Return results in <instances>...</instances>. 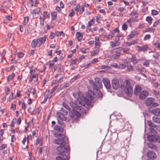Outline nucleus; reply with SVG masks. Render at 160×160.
<instances>
[{"label": "nucleus", "mask_w": 160, "mask_h": 160, "mask_svg": "<svg viewBox=\"0 0 160 160\" xmlns=\"http://www.w3.org/2000/svg\"><path fill=\"white\" fill-rule=\"evenodd\" d=\"M131 46L137 43V42L135 40H133L132 41L129 42Z\"/></svg>", "instance_id": "13d9d810"}, {"label": "nucleus", "mask_w": 160, "mask_h": 160, "mask_svg": "<svg viewBox=\"0 0 160 160\" xmlns=\"http://www.w3.org/2000/svg\"><path fill=\"white\" fill-rule=\"evenodd\" d=\"M106 88L107 89H110L111 88V85L110 81L107 78H104L102 80Z\"/></svg>", "instance_id": "9d476101"}, {"label": "nucleus", "mask_w": 160, "mask_h": 160, "mask_svg": "<svg viewBox=\"0 0 160 160\" xmlns=\"http://www.w3.org/2000/svg\"><path fill=\"white\" fill-rule=\"evenodd\" d=\"M69 86V84L68 83H67L65 84L61 88V89H64L65 88L68 87Z\"/></svg>", "instance_id": "774afa93"}, {"label": "nucleus", "mask_w": 160, "mask_h": 160, "mask_svg": "<svg viewBox=\"0 0 160 160\" xmlns=\"http://www.w3.org/2000/svg\"><path fill=\"white\" fill-rule=\"evenodd\" d=\"M24 55V54L23 53L20 52L18 54V58H22L23 56Z\"/></svg>", "instance_id": "338daca9"}, {"label": "nucleus", "mask_w": 160, "mask_h": 160, "mask_svg": "<svg viewBox=\"0 0 160 160\" xmlns=\"http://www.w3.org/2000/svg\"><path fill=\"white\" fill-rule=\"evenodd\" d=\"M147 124L150 128H156L157 129H158V127L153 123L152 121L151 120L148 121Z\"/></svg>", "instance_id": "6ab92c4d"}, {"label": "nucleus", "mask_w": 160, "mask_h": 160, "mask_svg": "<svg viewBox=\"0 0 160 160\" xmlns=\"http://www.w3.org/2000/svg\"><path fill=\"white\" fill-rule=\"evenodd\" d=\"M99 52V49H98L95 50L93 51L91 53V55L92 56H94L96 55H97L98 54Z\"/></svg>", "instance_id": "c9c22d12"}, {"label": "nucleus", "mask_w": 160, "mask_h": 160, "mask_svg": "<svg viewBox=\"0 0 160 160\" xmlns=\"http://www.w3.org/2000/svg\"><path fill=\"white\" fill-rule=\"evenodd\" d=\"M90 27H89V26H87V30L86 32L88 33H89L91 31V32H92V29L90 28Z\"/></svg>", "instance_id": "69168bd1"}, {"label": "nucleus", "mask_w": 160, "mask_h": 160, "mask_svg": "<svg viewBox=\"0 0 160 160\" xmlns=\"http://www.w3.org/2000/svg\"><path fill=\"white\" fill-rule=\"evenodd\" d=\"M120 52V51L119 50L118 48H115L111 51L112 58L114 59L118 58L121 55Z\"/></svg>", "instance_id": "39448f33"}, {"label": "nucleus", "mask_w": 160, "mask_h": 160, "mask_svg": "<svg viewBox=\"0 0 160 160\" xmlns=\"http://www.w3.org/2000/svg\"><path fill=\"white\" fill-rule=\"evenodd\" d=\"M121 37V35L119 33L117 34L115 38V40L116 41L118 42H120L119 41L120 38Z\"/></svg>", "instance_id": "09e8293b"}, {"label": "nucleus", "mask_w": 160, "mask_h": 160, "mask_svg": "<svg viewBox=\"0 0 160 160\" xmlns=\"http://www.w3.org/2000/svg\"><path fill=\"white\" fill-rule=\"evenodd\" d=\"M31 45L32 47L34 48L38 46L39 47V45H38V42L37 41V39H34L31 42Z\"/></svg>", "instance_id": "393cba45"}, {"label": "nucleus", "mask_w": 160, "mask_h": 160, "mask_svg": "<svg viewBox=\"0 0 160 160\" xmlns=\"http://www.w3.org/2000/svg\"><path fill=\"white\" fill-rule=\"evenodd\" d=\"M148 146L149 148L152 149L157 150V146L151 142H148Z\"/></svg>", "instance_id": "5701e85b"}, {"label": "nucleus", "mask_w": 160, "mask_h": 160, "mask_svg": "<svg viewBox=\"0 0 160 160\" xmlns=\"http://www.w3.org/2000/svg\"><path fill=\"white\" fill-rule=\"evenodd\" d=\"M152 19L150 16H148L146 17V20L150 24L152 23Z\"/></svg>", "instance_id": "79ce46f5"}, {"label": "nucleus", "mask_w": 160, "mask_h": 160, "mask_svg": "<svg viewBox=\"0 0 160 160\" xmlns=\"http://www.w3.org/2000/svg\"><path fill=\"white\" fill-rule=\"evenodd\" d=\"M122 29L124 31L126 30L128 28V26L126 23L123 24L122 26Z\"/></svg>", "instance_id": "3c124183"}, {"label": "nucleus", "mask_w": 160, "mask_h": 160, "mask_svg": "<svg viewBox=\"0 0 160 160\" xmlns=\"http://www.w3.org/2000/svg\"><path fill=\"white\" fill-rule=\"evenodd\" d=\"M127 62H124V63H122L118 66V68L120 69H123L126 67L127 65Z\"/></svg>", "instance_id": "2f4dec72"}, {"label": "nucleus", "mask_w": 160, "mask_h": 160, "mask_svg": "<svg viewBox=\"0 0 160 160\" xmlns=\"http://www.w3.org/2000/svg\"><path fill=\"white\" fill-rule=\"evenodd\" d=\"M54 129L60 132H63L64 131V129L63 127L58 125H56L54 128Z\"/></svg>", "instance_id": "b1692460"}, {"label": "nucleus", "mask_w": 160, "mask_h": 160, "mask_svg": "<svg viewBox=\"0 0 160 160\" xmlns=\"http://www.w3.org/2000/svg\"><path fill=\"white\" fill-rule=\"evenodd\" d=\"M131 61L134 64H136L138 62V61H139V60H137L136 57H133L132 58Z\"/></svg>", "instance_id": "e433bc0d"}, {"label": "nucleus", "mask_w": 160, "mask_h": 160, "mask_svg": "<svg viewBox=\"0 0 160 160\" xmlns=\"http://www.w3.org/2000/svg\"><path fill=\"white\" fill-rule=\"evenodd\" d=\"M118 49L120 52L122 51L124 53L128 54L129 53L130 48H124L122 47H119Z\"/></svg>", "instance_id": "4be33fe9"}, {"label": "nucleus", "mask_w": 160, "mask_h": 160, "mask_svg": "<svg viewBox=\"0 0 160 160\" xmlns=\"http://www.w3.org/2000/svg\"><path fill=\"white\" fill-rule=\"evenodd\" d=\"M149 64V62L148 60L145 61L143 63V65L146 67H148Z\"/></svg>", "instance_id": "bf43d9fd"}, {"label": "nucleus", "mask_w": 160, "mask_h": 160, "mask_svg": "<svg viewBox=\"0 0 160 160\" xmlns=\"http://www.w3.org/2000/svg\"><path fill=\"white\" fill-rule=\"evenodd\" d=\"M94 21L92 20L88 22V26H89V27H90L92 24L94 23Z\"/></svg>", "instance_id": "0e129e2a"}, {"label": "nucleus", "mask_w": 160, "mask_h": 160, "mask_svg": "<svg viewBox=\"0 0 160 160\" xmlns=\"http://www.w3.org/2000/svg\"><path fill=\"white\" fill-rule=\"evenodd\" d=\"M32 29V26H29L27 29V32L28 33H30L31 32Z\"/></svg>", "instance_id": "864d4df0"}, {"label": "nucleus", "mask_w": 160, "mask_h": 160, "mask_svg": "<svg viewBox=\"0 0 160 160\" xmlns=\"http://www.w3.org/2000/svg\"><path fill=\"white\" fill-rule=\"evenodd\" d=\"M78 97L75 102L71 101L69 103L73 112H69V115L71 118L74 119H77L81 115V113L83 114L85 112V109L82 106H85L86 104L91 106L90 101L82 95V92H78Z\"/></svg>", "instance_id": "f257e3e1"}, {"label": "nucleus", "mask_w": 160, "mask_h": 160, "mask_svg": "<svg viewBox=\"0 0 160 160\" xmlns=\"http://www.w3.org/2000/svg\"><path fill=\"white\" fill-rule=\"evenodd\" d=\"M154 101V99L152 98H149L146 100V104L148 106L152 105Z\"/></svg>", "instance_id": "2eb2a0df"}, {"label": "nucleus", "mask_w": 160, "mask_h": 160, "mask_svg": "<svg viewBox=\"0 0 160 160\" xmlns=\"http://www.w3.org/2000/svg\"><path fill=\"white\" fill-rule=\"evenodd\" d=\"M152 14L154 15H158V12L155 10H153L152 11Z\"/></svg>", "instance_id": "6e6d98bb"}, {"label": "nucleus", "mask_w": 160, "mask_h": 160, "mask_svg": "<svg viewBox=\"0 0 160 160\" xmlns=\"http://www.w3.org/2000/svg\"><path fill=\"white\" fill-rule=\"evenodd\" d=\"M7 144H2V145L0 144V150L1 151L5 149L7 147Z\"/></svg>", "instance_id": "37998d69"}, {"label": "nucleus", "mask_w": 160, "mask_h": 160, "mask_svg": "<svg viewBox=\"0 0 160 160\" xmlns=\"http://www.w3.org/2000/svg\"><path fill=\"white\" fill-rule=\"evenodd\" d=\"M94 92H96V95H97V96L99 98H102V94L101 92L98 89H96L95 90V91H94Z\"/></svg>", "instance_id": "cd10ccee"}, {"label": "nucleus", "mask_w": 160, "mask_h": 160, "mask_svg": "<svg viewBox=\"0 0 160 160\" xmlns=\"http://www.w3.org/2000/svg\"><path fill=\"white\" fill-rule=\"evenodd\" d=\"M152 120L155 122L160 124V118L154 116L152 118Z\"/></svg>", "instance_id": "bb28decb"}, {"label": "nucleus", "mask_w": 160, "mask_h": 160, "mask_svg": "<svg viewBox=\"0 0 160 160\" xmlns=\"http://www.w3.org/2000/svg\"><path fill=\"white\" fill-rule=\"evenodd\" d=\"M159 137V136L157 135H150L148 136L147 138L149 141L151 142H160V141H158Z\"/></svg>", "instance_id": "423d86ee"}, {"label": "nucleus", "mask_w": 160, "mask_h": 160, "mask_svg": "<svg viewBox=\"0 0 160 160\" xmlns=\"http://www.w3.org/2000/svg\"><path fill=\"white\" fill-rule=\"evenodd\" d=\"M58 124L62 125V127H64L65 126V124L63 123V122L62 121H60L58 119Z\"/></svg>", "instance_id": "e2e57ef3"}, {"label": "nucleus", "mask_w": 160, "mask_h": 160, "mask_svg": "<svg viewBox=\"0 0 160 160\" xmlns=\"http://www.w3.org/2000/svg\"><path fill=\"white\" fill-rule=\"evenodd\" d=\"M155 29L153 28H149L146 31V32H153Z\"/></svg>", "instance_id": "680f3d73"}, {"label": "nucleus", "mask_w": 160, "mask_h": 160, "mask_svg": "<svg viewBox=\"0 0 160 160\" xmlns=\"http://www.w3.org/2000/svg\"><path fill=\"white\" fill-rule=\"evenodd\" d=\"M152 92L157 97H159V94L157 91L153 89L152 90Z\"/></svg>", "instance_id": "de8ad7c7"}, {"label": "nucleus", "mask_w": 160, "mask_h": 160, "mask_svg": "<svg viewBox=\"0 0 160 160\" xmlns=\"http://www.w3.org/2000/svg\"><path fill=\"white\" fill-rule=\"evenodd\" d=\"M142 89L141 87L139 86H136L134 91V94L136 96H138L140 94Z\"/></svg>", "instance_id": "ddd939ff"}, {"label": "nucleus", "mask_w": 160, "mask_h": 160, "mask_svg": "<svg viewBox=\"0 0 160 160\" xmlns=\"http://www.w3.org/2000/svg\"><path fill=\"white\" fill-rule=\"evenodd\" d=\"M58 118H59L62 121H65L67 120V118L64 116V115L61 112H58L57 113Z\"/></svg>", "instance_id": "4468645a"}, {"label": "nucleus", "mask_w": 160, "mask_h": 160, "mask_svg": "<svg viewBox=\"0 0 160 160\" xmlns=\"http://www.w3.org/2000/svg\"><path fill=\"white\" fill-rule=\"evenodd\" d=\"M112 88L115 89H117L120 87L119 81L118 79H114L112 80Z\"/></svg>", "instance_id": "0eeeda50"}, {"label": "nucleus", "mask_w": 160, "mask_h": 160, "mask_svg": "<svg viewBox=\"0 0 160 160\" xmlns=\"http://www.w3.org/2000/svg\"><path fill=\"white\" fill-rule=\"evenodd\" d=\"M55 137L57 138L55 139L54 142L55 143L60 145L57 148V150L60 154V156L57 157L56 160H68L69 157L64 153L68 152L69 149L68 144H67L65 141V136L63 134L55 133L54 134Z\"/></svg>", "instance_id": "f03ea898"}, {"label": "nucleus", "mask_w": 160, "mask_h": 160, "mask_svg": "<svg viewBox=\"0 0 160 160\" xmlns=\"http://www.w3.org/2000/svg\"><path fill=\"white\" fill-rule=\"evenodd\" d=\"M36 78V75H33L32 74L30 75L29 78V82H31L33 80V78Z\"/></svg>", "instance_id": "ea45409f"}, {"label": "nucleus", "mask_w": 160, "mask_h": 160, "mask_svg": "<svg viewBox=\"0 0 160 160\" xmlns=\"http://www.w3.org/2000/svg\"><path fill=\"white\" fill-rule=\"evenodd\" d=\"M15 76L14 73H12L11 74L9 75L7 78V80L8 81H11L12 79L14 78Z\"/></svg>", "instance_id": "f704fd0d"}, {"label": "nucleus", "mask_w": 160, "mask_h": 160, "mask_svg": "<svg viewBox=\"0 0 160 160\" xmlns=\"http://www.w3.org/2000/svg\"><path fill=\"white\" fill-rule=\"evenodd\" d=\"M95 48H99L100 46L101 43H100L99 39L98 37H96L95 38Z\"/></svg>", "instance_id": "412c9836"}, {"label": "nucleus", "mask_w": 160, "mask_h": 160, "mask_svg": "<svg viewBox=\"0 0 160 160\" xmlns=\"http://www.w3.org/2000/svg\"><path fill=\"white\" fill-rule=\"evenodd\" d=\"M150 132L152 133L153 134H156L157 132L158 131H159L158 129H157L156 128H149Z\"/></svg>", "instance_id": "7c9ffc66"}, {"label": "nucleus", "mask_w": 160, "mask_h": 160, "mask_svg": "<svg viewBox=\"0 0 160 160\" xmlns=\"http://www.w3.org/2000/svg\"><path fill=\"white\" fill-rule=\"evenodd\" d=\"M29 18L28 17H26L24 18V21L23 22V24L24 25H26L28 21Z\"/></svg>", "instance_id": "a18cd8bd"}, {"label": "nucleus", "mask_w": 160, "mask_h": 160, "mask_svg": "<svg viewBox=\"0 0 160 160\" xmlns=\"http://www.w3.org/2000/svg\"><path fill=\"white\" fill-rule=\"evenodd\" d=\"M79 61L76 58L75 59H71L70 61V65H72L76 64Z\"/></svg>", "instance_id": "c85d7f7f"}, {"label": "nucleus", "mask_w": 160, "mask_h": 160, "mask_svg": "<svg viewBox=\"0 0 160 160\" xmlns=\"http://www.w3.org/2000/svg\"><path fill=\"white\" fill-rule=\"evenodd\" d=\"M55 36V34L53 32H51L49 36V38L50 39H52Z\"/></svg>", "instance_id": "5fc2aeb1"}, {"label": "nucleus", "mask_w": 160, "mask_h": 160, "mask_svg": "<svg viewBox=\"0 0 160 160\" xmlns=\"http://www.w3.org/2000/svg\"><path fill=\"white\" fill-rule=\"evenodd\" d=\"M147 156L148 158L153 160L157 158V155L155 152L151 151L148 152Z\"/></svg>", "instance_id": "1a4fd4ad"}, {"label": "nucleus", "mask_w": 160, "mask_h": 160, "mask_svg": "<svg viewBox=\"0 0 160 160\" xmlns=\"http://www.w3.org/2000/svg\"><path fill=\"white\" fill-rule=\"evenodd\" d=\"M125 93L128 96L130 97L132 95L133 92L132 87L131 85L129 80L127 79L125 81Z\"/></svg>", "instance_id": "7ed1b4c3"}, {"label": "nucleus", "mask_w": 160, "mask_h": 160, "mask_svg": "<svg viewBox=\"0 0 160 160\" xmlns=\"http://www.w3.org/2000/svg\"><path fill=\"white\" fill-rule=\"evenodd\" d=\"M57 12H53L52 13V20H55L57 18Z\"/></svg>", "instance_id": "473e14b6"}, {"label": "nucleus", "mask_w": 160, "mask_h": 160, "mask_svg": "<svg viewBox=\"0 0 160 160\" xmlns=\"http://www.w3.org/2000/svg\"><path fill=\"white\" fill-rule=\"evenodd\" d=\"M127 68L126 69V71L130 72L132 71L133 69L132 66L131 65L127 63V65L126 66Z\"/></svg>", "instance_id": "c756f323"}, {"label": "nucleus", "mask_w": 160, "mask_h": 160, "mask_svg": "<svg viewBox=\"0 0 160 160\" xmlns=\"http://www.w3.org/2000/svg\"><path fill=\"white\" fill-rule=\"evenodd\" d=\"M49 68H52V67L54 66V62H53V61H50L49 62Z\"/></svg>", "instance_id": "c03bdc74"}, {"label": "nucleus", "mask_w": 160, "mask_h": 160, "mask_svg": "<svg viewBox=\"0 0 160 160\" xmlns=\"http://www.w3.org/2000/svg\"><path fill=\"white\" fill-rule=\"evenodd\" d=\"M148 91L146 90L143 91L142 92H141L139 95V98L141 99H143L148 96Z\"/></svg>", "instance_id": "9b49d317"}, {"label": "nucleus", "mask_w": 160, "mask_h": 160, "mask_svg": "<svg viewBox=\"0 0 160 160\" xmlns=\"http://www.w3.org/2000/svg\"><path fill=\"white\" fill-rule=\"evenodd\" d=\"M29 68L30 69V72L31 73V75H36L35 74V72H36V71L35 70L32 69V67H29Z\"/></svg>", "instance_id": "a19ab883"}, {"label": "nucleus", "mask_w": 160, "mask_h": 160, "mask_svg": "<svg viewBox=\"0 0 160 160\" xmlns=\"http://www.w3.org/2000/svg\"><path fill=\"white\" fill-rule=\"evenodd\" d=\"M43 17L44 18H49V13H48L47 12L44 11L43 12Z\"/></svg>", "instance_id": "58836bf2"}, {"label": "nucleus", "mask_w": 160, "mask_h": 160, "mask_svg": "<svg viewBox=\"0 0 160 160\" xmlns=\"http://www.w3.org/2000/svg\"><path fill=\"white\" fill-rule=\"evenodd\" d=\"M137 47L138 48V51L139 52H145L148 50V47L147 45H145L141 46H137Z\"/></svg>", "instance_id": "f8f14e48"}, {"label": "nucleus", "mask_w": 160, "mask_h": 160, "mask_svg": "<svg viewBox=\"0 0 160 160\" xmlns=\"http://www.w3.org/2000/svg\"><path fill=\"white\" fill-rule=\"evenodd\" d=\"M60 111L64 115H67L68 113V111L64 109L63 108H61Z\"/></svg>", "instance_id": "49530a36"}, {"label": "nucleus", "mask_w": 160, "mask_h": 160, "mask_svg": "<svg viewBox=\"0 0 160 160\" xmlns=\"http://www.w3.org/2000/svg\"><path fill=\"white\" fill-rule=\"evenodd\" d=\"M80 4H78L77 5L76 8H74V10L75 11H76L78 12L80 11Z\"/></svg>", "instance_id": "4d7b16f0"}, {"label": "nucleus", "mask_w": 160, "mask_h": 160, "mask_svg": "<svg viewBox=\"0 0 160 160\" xmlns=\"http://www.w3.org/2000/svg\"><path fill=\"white\" fill-rule=\"evenodd\" d=\"M151 37V36L149 34H147L145 36L143 39L144 40H146L148 39H149Z\"/></svg>", "instance_id": "603ef678"}, {"label": "nucleus", "mask_w": 160, "mask_h": 160, "mask_svg": "<svg viewBox=\"0 0 160 160\" xmlns=\"http://www.w3.org/2000/svg\"><path fill=\"white\" fill-rule=\"evenodd\" d=\"M62 35L63 37H64L65 36L64 34L63 33V32H58L57 31L55 33V35L57 37H58L60 36H61Z\"/></svg>", "instance_id": "72a5a7b5"}, {"label": "nucleus", "mask_w": 160, "mask_h": 160, "mask_svg": "<svg viewBox=\"0 0 160 160\" xmlns=\"http://www.w3.org/2000/svg\"><path fill=\"white\" fill-rule=\"evenodd\" d=\"M76 37L79 41H80L82 38V34L80 32H78L76 34Z\"/></svg>", "instance_id": "a878e982"}, {"label": "nucleus", "mask_w": 160, "mask_h": 160, "mask_svg": "<svg viewBox=\"0 0 160 160\" xmlns=\"http://www.w3.org/2000/svg\"><path fill=\"white\" fill-rule=\"evenodd\" d=\"M151 112L156 116H160V108H155L152 110Z\"/></svg>", "instance_id": "dca6fc26"}, {"label": "nucleus", "mask_w": 160, "mask_h": 160, "mask_svg": "<svg viewBox=\"0 0 160 160\" xmlns=\"http://www.w3.org/2000/svg\"><path fill=\"white\" fill-rule=\"evenodd\" d=\"M93 90L95 91L98 88H101L102 87V81L98 78H96L94 79V82L93 84Z\"/></svg>", "instance_id": "20e7f679"}, {"label": "nucleus", "mask_w": 160, "mask_h": 160, "mask_svg": "<svg viewBox=\"0 0 160 160\" xmlns=\"http://www.w3.org/2000/svg\"><path fill=\"white\" fill-rule=\"evenodd\" d=\"M81 51L83 53H86L89 52V50L88 48L86 49H84L83 48H82V49L81 50Z\"/></svg>", "instance_id": "052dcab7"}, {"label": "nucleus", "mask_w": 160, "mask_h": 160, "mask_svg": "<svg viewBox=\"0 0 160 160\" xmlns=\"http://www.w3.org/2000/svg\"><path fill=\"white\" fill-rule=\"evenodd\" d=\"M40 11V8H38L32 11V13L35 14H38L39 13Z\"/></svg>", "instance_id": "4c0bfd02"}, {"label": "nucleus", "mask_w": 160, "mask_h": 160, "mask_svg": "<svg viewBox=\"0 0 160 160\" xmlns=\"http://www.w3.org/2000/svg\"><path fill=\"white\" fill-rule=\"evenodd\" d=\"M62 105L65 108L67 109L69 111H71L70 109V108L68 105H67L65 103H63L62 104Z\"/></svg>", "instance_id": "8fccbe9b"}, {"label": "nucleus", "mask_w": 160, "mask_h": 160, "mask_svg": "<svg viewBox=\"0 0 160 160\" xmlns=\"http://www.w3.org/2000/svg\"><path fill=\"white\" fill-rule=\"evenodd\" d=\"M120 43V42H118L115 40V42H110V45L111 48H113L119 46Z\"/></svg>", "instance_id": "aec40b11"}, {"label": "nucleus", "mask_w": 160, "mask_h": 160, "mask_svg": "<svg viewBox=\"0 0 160 160\" xmlns=\"http://www.w3.org/2000/svg\"><path fill=\"white\" fill-rule=\"evenodd\" d=\"M97 95L91 90H89L87 93V97L89 100H93Z\"/></svg>", "instance_id": "6e6552de"}, {"label": "nucleus", "mask_w": 160, "mask_h": 160, "mask_svg": "<svg viewBox=\"0 0 160 160\" xmlns=\"http://www.w3.org/2000/svg\"><path fill=\"white\" fill-rule=\"evenodd\" d=\"M138 34V32L137 31L134 30L128 36L127 38L129 40L134 37L136 35Z\"/></svg>", "instance_id": "a211bd4d"}, {"label": "nucleus", "mask_w": 160, "mask_h": 160, "mask_svg": "<svg viewBox=\"0 0 160 160\" xmlns=\"http://www.w3.org/2000/svg\"><path fill=\"white\" fill-rule=\"evenodd\" d=\"M46 35H44L43 37L39 38L38 39H37V41L38 42V45H39V46H40L41 45L43 42H45L46 41Z\"/></svg>", "instance_id": "f3484780"}]
</instances>
